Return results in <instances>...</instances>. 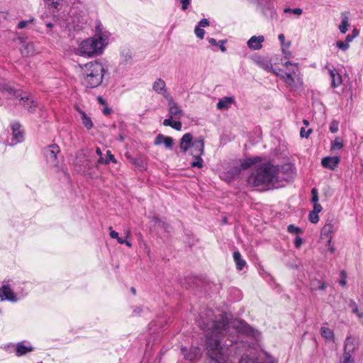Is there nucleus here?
Segmentation results:
<instances>
[{"mask_svg":"<svg viewBox=\"0 0 363 363\" xmlns=\"http://www.w3.org/2000/svg\"><path fill=\"white\" fill-rule=\"evenodd\" d=\"M154 144L155 145L164 144L167 148L172 149L174 145V141L171 137L165 136L162 134H159L155 138Z\"/></svg>","mask_w":363,"mask_h":363,"instance_id":"nucleus-20","label":"nucleus"},{"mask_svg":"<svg viewBox=\"0 0 363 363\" xmlns=\"http://www.w3.org/2000/svg\"><path fill=\"white\" fill-rule=\"evenodd\" d=\"M326 287H327L326 284L324 282H321V283H320V285L318 287V289L320 290L324 291V290H325Z\"/></svg>","mask_w":363,"mask_h":363,"instance_id":"nucleus-59","label":"nucleus"},{"mask_svg":"<svg viewBox=\"0 0 363 363\" xmlns=\"http://www.w3.org/2000/svg\"><path fill=\"white\" fill-rule=\"evenodd\" d=\"M349 307L352 308V312L353 313H356L359 311V308L356 303V302L353 300H350L348 304Z\"/></svg>","mask_w":363,"mask_h":363,"instance_id":"nucleus-43","label":"nucleus"},{"mask_svg":"<svg viewBox=\"0 0 363 363\" xmlns=\"http://www.w3.org/2000/svg\"><path fill=\"white\" fill-rule=\"evenodd\" d=\"M209 26V21L206 18L201 19L199 23L197 26H199L200 28H205Z\"/></svg>","mask_w":363,"mask_h":363,"instance_id":"nucleus-48","label":"nucleus"},{"mask_svg":"<svg viewBox=\"0 0 363 363\" xmlns=\"http://www.w3.org/2000/svg\"><path fill=\"white\" fill-rule=\"evenodd\" d=\"M279 169L270 163L261 164L248 178V182L254 186L264 189L269 185H274L281 179ZM286 179V178H283Z\"/></svg>","mask_w":363,"mask_h":363,"instance_id":"nucleus-2","label":"nucleus"},{"mask_svg":"<svg viewBox=\"0 0 363 363\" xmlns=\"http://www.w3.org/2000/svg\"><path fill=\"white\" fill-rule=\"evenodd\" d=\"M279 40H280L281 43L283 45L285 40V37L284 34H279L278 36Z\"/></svg>","mask_w":363,"mask_h":363,"instance_id":"nucleus-62","label":"nucleus"},{"mask_svg":"<svg viewBox=\"0 0 363 363\" xmlns=\"http://www.w3.org/2000/svg\"><path fill=\"white\" fill-rule=\"evenodd\" d=\"M34 45L33 43H30V44H28L24 50H23L21 51L22 54L23 55H31L34 53Z\"/></svg>","mask_w":363,"mask_h":363,"instance_id":"nucleus-33","label":"nucleus"},{"mask_svg":"<svg viewBox=\"0 0 363 363\" xmlns=\"http://www.w3.org/2000/svg\"><path fill=\"white\" fill-rule=\"evenodd\" d=\"M287 231L292 235H296V236L303 234V230L300 228L299 227H297L293 224H290L287 227Z\"/></svg>","mask_w":363,"mask_h":363,"instance_id":"nucleus-30","label":"nucleus"},{"mask_svg":"<svg viewBox=\"0 0 363 363\" xmlns=\"http://www.w3.org/2000/svg\"><path fill=\"white\" fill-rule=\"evenodd\" d=\"M284 12L286 13H292L294 15L299 16L302 14L303 10L300 8H295V9L285 8L284 9Z\"/></svg>","mask_w":363,"mask_h":363,"instance_id":"nucleus-32","label":"nucleus"},{"mask_svg":"<svg viewBox=\"0 0 363 363\" xmlns=\"http://www.w3.org/2000/svg\"><path fill=\"white\" fill-rule=\"evenodd\" d=\"M225 42V41H224V40H220V41L219 42V43H220V44H218L219 48H220V50H221L222 52H225V51L226 50V48H225V47L224 46V45H223V43H224Z\"/></svg>","mask_w":363,"mask_h":363,"instance_id":"nucleus-58","label":"nucleus"},{"mask_svg":"<svg viewBox=\"0 0 363 363\" xmlns=\"http://www.w3.org/2000/svg\"><path fill=\"white\" fill-rule=\"evenodd\" d=\"M208 43L213 46H218L219 44V43H218L216 40L213 38H208Z\"/></svg>","mask_w":363,"mask_h":363,"instance_id":"nucleus-56","label":"nucleus"},{"mask_svg":"<svg viewBox=\"0 0 363 363\" xmlns=\"http://www.w3.org/2000/svg\"><path fill=\"white\" fill-rule=\"evenodd\" d=\"M328 74L330 77L331 86L336 88L342 84V77L335 68H328Z\"/></svg>","mask_w":363,"mask_h":363,"instance_id":"nucleus-21","label":"nucleus"},{"mask_svg":"<svg viewBox=\"0 0 363 363\" xmlns=\"http://www.w3.org/2000/svg\"><path fill=\"white\" fill-rule=\"evenodd\" d=\"M343 146L342 140L337 138L335 139V140L332 143V148L333 149H340Z\"/></svg>","mask_w":363,"mask_h":363,"instance_id":"nucleus-40","label":"nucleus"},{"mask_svg":"<svg viewBox=\"0 0 363 363\" xmlns=\"http://www.w3.org/2000/svg\"><path fill=\"white\" fill-rule=\"evenodd\" d=\"M173 118H172L169 116V117L168 118H166V119L164 120L163 125H165V126H170L171 127V125L172 124V122H173V121H172Z\"/></svg>","mask_w":363,"mask_h":363,"instance_id":"nucleus-51","label":"nucleus"},{"mask_svg":"<svg viewBox=\"0 0 363 363\" xmlns=\"http://www.w3.org/2000/svg\"><path fill=\"white\" fill-rule=\"evenodd\" d=\"M117 240H118V243H120V244H125L126 245H128L129 247L131 246V244L129 242L125 241V239H123V238L118 237Z\"/></svg>","mask_w":363,"mask_h":363,"instance_id":"nucleus-54","label":"nucleus"},{"mask_svg":"<svg viewBox=\"0 0 363 363\" xmlns=\"http://www.w3.org/2000/svg\"><path fill=\"white\" fill-rule=\"evenodd\" d=\"M196 322L199 328L206 331L205 349L211 363H257L254 357L249 356V347L233 335L238 333L235 328L243 326L245 332L251 330L244 322L234 323L231 328L226 313L216 314L210 308L202 311Z\"/></svg>","mask_w":363,"mask_h":363,"instance_id":"nucleus-1","label":"nucleus"},{"mask_svg":"<svg viewBox=\"0 0 363 363\" xmlns=\"http://www.w3.org/2000/svg\"><path fill=\"white\" fill-rule=\"evenodd\" d=\"M233 256L237 269L242 270L246 265V262L242 258L241 254L239 251H235Z\"/></svg>","mask_w":363,"mask_h":363,"instance_id":"nucleus-25","label":"nucleus"},{"mask_svg":"<svg viewBox=\"0 0 363 363\" xmlns=\"http://www.w3.org/2000/svg\"><path fill=\"white\" fill-rule=\"evenodd\" d=\"M68 5L65 0H47V13H50L58 22L67 21Z\"/></svg>","mask_w":363,"mask_h":363,"instance_id":"nucleus-6","label":"nucleus"},{"mask_svg":"<svg viewBox=\"0 0 363 363\" xmlns=\"http://www.w3.org/2000/svg\"><path fill=\"white\" fill-rule=\"evenodd\" d=\"M340 159L337 156L326 157L322 159V165L330 169H334L340 163Z\"/></svg>","mask_w":363,"mask_h":363,"instance_id":"nucleus-19","label":"nucleus"},{"mask_svg":"<svg viewBox=\"0 0 363 363\" xmlns=\"http://www.w3.org/2000/svg\"><path fill=\"white\" fill-rule=\"evenodd\" d=\"M284 65L285 67H288L289 65H294L296 66L297 68H298V63H291V62L289 61H286L284 63Z\"/></svg>","mask_w":363,"mask_h":363,"instance_id":"nucleus-60","label":"nucleus"},{"mask_svg":"<svg viewBox=\"0 0 363 363\" xmlns=\"http://www.w3.org/2000/svg\"><path fill=\"white\" fill-rule=\"evenodd\" d=\"M11 140L9 145H15L23 140V131L21 129V125L18 122H13L11 124Z\"/></svg>","mask_w":363,"mask_h":363,"instance_id":"nucleus-8","label":"nucleus"},{"mask_svg":"<svg viewBox=\"0 0 363 363\" xmlns=\"http://www.w3.org/2000/svg\"><path fill=\"white\" fill-rule=\"evenodd\" d=\"M169 115L175 119L179 120L183 116V111L177 104L170 96L167 99Z\"/></svg>","mask_w":363,"mask_h":363,"instance_id":"nucleus-10","label":"nucleus"},{"mask_svg":"<svg viewBox=\"0 0 363 363\" xmlns=\"http://www.w3.org/2000/svg\"><path fill=\"white\" fill-rule=\"evenodd\" d=\"M110 237L113 239H118V233L114 230H111Z\"/></svg>","mask_w":363,"mask_h":363,"instance_id":"nucleus-57","label":"nucleus"},{"mask_svg":"<svg viewBox=\"0 0 363 363\" xmlns=\"http://www.w3.org/2000/svg\"><path fill=\"white\" fill-rule=\"evenodd\" d=\"M354 38H355V35L349 34L346 36L345 41L347 42V43L349 44L350 42H352L354 40Z\"/></svg>","mask_w":363,"mask_h":363,"instance_id":"nucleus-55","label":"nucleus"},{"mask_svg":"<svg viewBox=\"0 0 363 363\" xmlns=\"http://www.w3.org/2000/svg\"><path fill=\"white\" fill-rule=\"evenodd\" d=\"M111 162H112L113 163H116L117 162L114 155L111 153V152L110 150H107V152H106V158L105 159V164H108Z\"/></svg>","mask_w":363,"mask_h":363,"instance_id":"nucleus-35","label":"nucleus"},{"mask_svg":"<svg viewBox=\"0 0 363 363\" xmlns=\"http://www.w3.org/2000/svg\"><path fill=\"white\" fill-rule=\"evenodd\" d=\"M302 243H303L302 238L299 235H297L294 240V245H295L296 248H297V249L300 248Z\"/></svg>","mask_w":363,"mask_h":363,"instance_id":"nucleus-47","label":"nucleus"},{"mask_svg":"<svg viewBox=\"0 0 363 363\" xmlns=\"http://www.w3.org/2000/svg\"><path fill=\"white\" fill-rule=\"evenodd\" d=\"M311 133L312 129L309 128L307 130H306L304 128H301L300 131V135L301 138H308Z\"/></svg>","mask_w":363,"mask_h":363,"instance_id":"nucleus-42","label":"nucleus"},{"mask_svg":"<svg viewBox=\"0 0 363 363\" xmlns=\"http://www.w3.org/2000/svg\"><path fill=\"white\" fill-rule=\"evenodd\" d=\"M20 104L28 111L33 112L37 107V103L30 96H20Z\"/></svg>","mask_w":363,"mask_h":363,"instance_id":"nucleus-16","label":"nucleus"},{"mask_svg":"<svg viewBox=\"0 0 363 363\" xmlns=\"http://www.w3.org/2000/svg\"><path fill=\"white\" fill-rule=\"evenodd\" d=\"M311 194H312L311 201L314 203H318V190L315 188L312 189Z\"/></svg>","mask_w":363,"mask_h":363,"instance_id":"nucleus-41","label":"nucleus"},{"mask_svg":"<svg viewBox=\"0 0 363 363\" xmlns=\"http://www.w3.org/2000/svg\"><path fill=\"white\" fill-rule=\"evenodd\" d=\"M261 161V157H247L241 161L240 167L242 169H247L252 165L259 162Z\"/></svg>","mask_w":363,"mask_h":363,"instance_id":"nucleus-23","label":"nucleus"},{"mask_svg":"<svg viewBox=\"0 0 363 363\" xmlns=\"http://www.w3.org/2000/svg\"><path fill=\"white\" fill-rule=\"evenodd\" d=\"M152 89L157 93L162 95L167 99L170 97L166 89V84L162 79H157L152 85Z\"/></svg>","mask_w":363,"mask_h":363,"instance_id":"nucleus-14","label":"nucleus"},{"mask_svg":"<svg viewBox=\"0 0 363 363\" xmlns=\"http://www.w3.org/2000/svg\"><path fill=\"white\" fill-rule=\"evenodd\" d=\"M354 350L355 344L354 339L351 337H347L345 342L344 353L352 354Z\"/></svg>","mask_w":363,"mask_h":363,"instance_id":"nucleus-26","label":"nucleus"},{"mask_svg":"<svg viewBox=\"0 0 363 363\" xmlns=\"http://www.w3.org/2000/svg\"><path fill=\"white\" fill-rule=\"evenodd\" d=\"M181 4V9L183 11H185L188 9L189 6L191 4V0H179Z\"/></svg>","mask_w":363,"mask_h":363,"instance_id":"nucleus-45","label":"nucleus"},{"mask_svg":"<svg viewBox=\"0 0 363 363\" xmlns=\"http://www.w3.org/2000/svg\"><path fill=\"white\" fill-rule=\"evenodd\" d=\"M342 363H354L352 354L343 353V361Z\"/></svg>","mask_w":363,"mask_h":363,"instance_id":"nucleus-44","label":"nucleus"},{"mask_svg":"<svg viewBox=\"0 0 363 363\" xmlns=\"http://www.w3.org/2000/svg\"><path fill=\"white\" fill-rule=\"evenodd\" d=\"M262 67L269 72L272 69V65L269 62L263 63Z\"/></svg>","mask_w":363,"mask_h":363,"instance_id":"nucleus-53","label":"nucleus"},{"mask_svg":"<svg viewBox=\"0 0 363 363\" xmlns=\"http://www.w3.org/2000/svg\"><path fill=\"white\" fill-rule=\"evenodd\" d=\"M15 353L17 357H21L34 350V347L31 344L26 341L18 342L13 345Z\"/></svg>","mask_w":363,"mask_h":363,"instance_id":"nucleus-12","label":"nucleus"},{"mask_svg":"<svg viewBox=\"0 0 363 363\" xmlns=\"http://www.w3.org/2000/svg\"><path fill=\"white\" fill-rule=\"evenodd\" d=\"M322 206L319 203H314L313 205V212H315L317 213H320L321 211H322Z\"/></svg>","mask_w":363,"mask_h":363,"instance_id":"nucleus-52","label":"nucleus"},{"mask_svg":"<svg viewBox=\"0 0 363 363\" xmlns=\"http://www.w3.org/2000/svg\"><path fill=\"white\" fill-rule=\"evenodd\" d=\"M78 111L81 116L83 125L86 128V129L90 130L93 127V123L91 118L88 116L84 111L78 109Z\"/></svg>","mask_w":363,"mask_h":363,"instance_id":"nucleus-27","label":"nucleus"},{"mask_svg":"<svg viewBox=\"0 0 363 363\" xmlns=\"http://www.w3.org/2000/svg\"><path fill=\"white\" fill-rule=\"evenodd\" d=\"M359 318V321L363 324V305L360 306L357 313H355Z\"/></svg>","mask_w":363,"mask_h":363,"instance_id":"nucleus-50","label":"nucleus"},{"mask_svg":"<svg viewBox=\"0 0 363 363\" xmlns=\"http://www.w3.org/2000/svg\"><path fill=\"white\" fill-rule=\"evenodd\" d=\"M35 21L34 18H30L28 20L26 21H21L18 23V28L23 29L26 28L28 25L33 23Z\"/></svg>","mask_w":363,"mask_h":363,"instance_id":"nucleus-34","label":"nucleus"},{"mask_svg":"<svg viewBox=\"0 0 363 363\" xmlns=\"http://www.w3.org/2000/svg\"><path fill=\"white\" fill-rule=\"evenodd\" d=\"M133 55L130 50L124 49L121 52V62L127 65L132 61Z\"/></svg>","mask_w":363,"mask_h":363,"instance_id":"nucleus-28","label":"nucleus"},{"mask_svg":"<svg viewBox=\"0 0 363 363\" xmlns=\"http://www.w3.org/2000/svg\"><path fill=\"white\" fill-rule=\"evenodd\" d=\"M108 33L102 31L97 28L96 34L90 38L83 40L79 48L78 52L82 56H97L102 54L108 43Z\"/></svg>","mask_w":363,"mask_h":363,"instance_id":"nucleus-3","label":"nucleus"},{"mask_svg":"<svg viewBox=\"0 0 363 363\" xmlns=\"http://www.w3.org/2000/svg\"><path fill=\"white\" fill-rule=\"evenodd\" d=\"M196 35L200 38L203 39L204 38L205 31L202 28H200L199 26H196L194 30Z\"/></svg>","mask_w":363,"mask_h":363,"instance_id":"nucleus-39","label":"nucleus"},{"mask_svg":"<svg viewBox=\"0 0 363 363\" xmlns=\"http://www.w3.org/2000/svg\"><path fill=\"white\" fill-rule=\"evenodd\" d=\"M97 164H105V159H104V157L101 156H99V160H97Z\"/></svg>","mask_w":363,"mask_h":363,"instance_id":"nucleus-63","label":"nucleus"},{"mask_svg":"<svg viewBox=\"0 0 363 363\" xmlns=\"http://www.w3.org/2000/svg\"><path fill=\"white\" fill-rule=\"evenodd\" d=\"M234 102L235 99L233 97L225 96L218 101L216 107L219 110L228 109Z\"/></svg>","mask_w":363,"mask_h":363,"instance_id":"nucleus-22","label":"nucleus"},{"mask_svg":"<svg viewBox=\"0 0 363 363\" xmlns=\"http://www.w3.org/2000/svg\"><path fill=\"white\" fill-rule=\"evenodd\" d=\"M142 309L139 307H136L134 310H133V314L135 315H138L139 314L140 312H141Z\"/></svg>","mask_w":363,"mask_h":363,"instance_id":"nucleus-64","label":"nucleus"},{"mask_svg":"<svg viewBox=\"0 0 363 363\" xmlns=\"http://www.w3.org/2000/svg\"><path fill=\"white\" fill-rule=\"evenodd\" d=\"M180 149L183 152H186L190 149L191 156L203 155L204 153V140L199 137L193 141L191 133H185L180 140Z\"/></svg>","mask_w":363,"mask_h":363,"instance_id":"nucleus-5","label":"nucleus"},{"mask_svg":"<svg viewBox=\"0 0 363 363\" xmlns=\"http://www.w3.org/2000/svg\"><path fill=\"white\" fill-rule=\"evenodd\" d=\"M340 277H341V279L340 280L339 283L341 286H345L347 284V281H346V278H347V274H346V272L345 271H341L340 272Z\"/></svg>","mask_w":363,"mask_h":363,"instance_id":"nucleus-46","label":"nucleus"},{"mask_svg":"<svg viewBox=\"0 0 363 363\" xmlns=\"http://www.w3.org/2000/svg\"><path fill=\"white\" fill-rule=\"evenodd\" d=\"M60 152V147L55 144L47 147V157H50L52 164L57 166L58 164L57 154Z\"/></svg>","mask_w":363,"mask_h":363,"instance_id":"nucleus-13","label":"nucleus"},{"mask_svg":"<svg viewBox=\"0 0 363 363\" xmlns=\"http://www.w3.org/2000/svg\"><path fill=\"white\" fill-rule=\"evenodd\" d=\"M337 48L343 51L349 48V44L346 41L338 40L336 43Z\"/></svg>","mask_w":363,"mask_h":363,"instance_id":"nucleus-38","label":"nucleus"},{"mask_svg":"<svg viewBox=\"0 0 363 363\" xmlns=\"http://www.w3.org/2000/svg\"><path fill=\"white\" fill-rule=\"evenodd\" d=\"M264 41L263 35L252 36L247 41V46L254 50H260L262 48V43Z\"/></svg>","mask_w":363,"mask_h":363,"instance_id":"nucleus-15","label":"nucleus"},{"mask_svg":"<svg viewBox=\"0 0 363 363\" xmlns=\"http://www.w3.org/2000/svg\"><path fill=\"white\" fill-rule=\"evenodd\" d=\"M349 18L347 16H342L341 24L339 26V30L341 33H345L349 26Z\"/></svg>","mask_w":363,"mask_h":363,"instance_id":"nucleus-31","label":"nucleus"},{"mask_svg":"<svg viewBox=\"0 0 363 363\" xmlns=\"http://www.w3.org/2000/svg\"><path fill=\"white\" fill-rule=\"evenodd\" d=\"M202 155H194L192 156L194 158V161H192L190 164L191 167H198L202 168L203 165V160L201 158Z\"/></svg>","mask_w":363,"mask_h":363,"instance_id":"nucleus-29","label":"nucleus"},{"mask_svg":"<svg viewBox=\"0 0 363 363\" xmlns=\"http://www.w3.org/2000/svg\"><path fill=\"white\" fill-rule=\"evenodd\" d=\"M308 219L312 223H317L319 220L318 213L311 211L309 213Z\"/></svg>","mask_w":363,"mask_h":363,"instance_id":"nucleus-37","label":"nucleus"},{"mask_svg":"<svg viewBox=\"0 0 363 363\" xmlns=\"http://www.w3.org/2000/svg\"><path fill=\"white\" fill-rule=\"evenodd\" d=\"M171 127L177 130H180L182 129V125L179 121H173Z\"/></svg>","mask_w":363,"mask_h":363,"instance_id":"nucleus-49","label":"nucleus"},{"mask_svg":"<svg viewBox=\"0 0 363 363\" xmlns=\"http://www.w3.org/2000/svg\"><path fill=\"white\" fill-rule=\"evenodd\" d=\"M334 226L331 223H327L321 229V238L326 239L328 244L331 243Z\"/></svg>","mask_w":363,"mask_h":363,"instance_id":"nucleus-18","label":"nucleus"},{"mask_svg":"<svg viewBox=\"0 0 363 363\" xmlns=\"http://www.w3.org/2000/svg\"><path fill=\"white\" fill-rule=\"evenodd\" d=\"M0 298L1 301L16 302L17 298L9 284H4L0 288Z\"/></svg>","mask_w":363,"mask_h":363,"instance_id":"nucleus-11","label":"nucleus"},{"mask_svg":"<svg viewBox=\"0 0 363 363\" xmlns=\"http://www.w3.org/2000/svg\"><path fill=\"white\" fill-rule=\"evenodd\" d=\"M327 245L328 247V250L330 252V253L333 254L335 252V248L333 246H331L330 243L328 244L327 242Z\"/></svg>","mask_w":363,"mask_h":363,"instance_id":"nucleus-61","label":"nucleus"},{"mask_svg":"<svg viewBox=\"0 0 363 363\" xmlns=\"http://www.w3.org/2000/svg\"><path fill=\"white\" fill-rule=\"evenodd\" d=\"M273 72L279 76L291 90L296 91L302 88L303 82L301 73L298 68L296 69H289L281 74L277 73L275 70Z\"/></svg>","mask_w":363,"mask_h":363,"instance_id":"nucleus-7","label":"nucleus"},{"mask_svg":"<svg viewBox=\"0 0 363 363\" xmlns=\"http://www.w3.org/2000/svg\"><path fill=\"white\" fill-rule=\"evenodd\" d=\"M339 129V122L336 120H333L330 124V130L333 133H335Z\"/></svg>","mask_w":363,"mask_h":363,"instance_id":"nucleus-36","label":"nucleus"},{"mask_svg":"<svg viewBox=\"0 0 363 363\" xmlns=\"http://www.w3.org/2000/svg\"><path fill=\"white\" fill-rule=\"evenodd\" d=\"M320 334H321V336L324 339H325L327 341H330V342H335V335H334L333 331L330 328H329L328 327L322 326L320 328Z\"/></svg>","mask_w":363,"mask_h":363,"instance_id":"nucleus-24","label":"nucleus"},{"mask_svg":"<svg viewBox=\"0 0 363 363\" xmlns=\"http://www.w3.org/2000/svg\"><path fill=\"white\" fill-rule=\"evenodd\" d=\"M106 71L103 64L98 61L86 64L81 76L82 84L86 89L99 86L102 83Z\"/></svg>","mask_w":363,"mask_h":363,"instance_id":"nucleus-4","label":"nucleus"},{"mask_svg":"<svg viewBox=\"0 0 363 363\" xmlns=\"http://www.w3.org/2000/svg\"><path fill=\"white\" fill-rule=\"evenodd\" d=\"M181 350L185 360L189 361V363H193L201 357V348L199 347H191L189 350L184 347Z\"/></svg>","mask_w":363,"mask_h":363,"instance_id":"nucleus-9","label":"nucleus"},{"mask_svg":"<svg viewBox=\"0 0 363 363\" xmlns=\"http://www.w3.org/2000/svg\"><path fill=\"white\" fill-rule=\"evenodd\" d=\"M0 92L13 96L16 98L21 96L20 90H16L5 82H0Z\"/></svg>","mask_w":363,"mask_h":363,"instance_id":"nucleus-17","label":"nucleus"}]
</instances>
